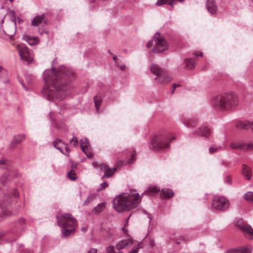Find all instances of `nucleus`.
<instances>
[{
  "instance_id": "21",
  "label": "nucleus",
  "mask_w": 253,
  "mask_h": 253,
  "mask_svg": "<svg viewBox=\"0 0 253 253\" xmlns=\"http://www.w3.org/2000/svg\"><path fill=\"white\" fill-rule=\"evenodd\" d=\"M23 39L26 41L30 45L37 44L39 42L38 38L26 35L23 36Z\"/></svg>"
},
{
  "instance_id": "32",
  "label": "nucleus",
  "mask_w": 253,
  "mask_h": 253,
  "mask_svg": "<svg viewBox=\"0 0 253 253\" xmlns=\"http://www.w3.org/2000/svg\"><path fill=\"white\" fill-rule=\"evenodd\" d=\"M94 102L96 111L99 113V106L101 105L102 101L100 97L95 96L94 97Z\"/></svg>"
},
{
  "instance_id": "6",
  "label": "nucleus",
  "mask_w": 253,
  "mask_h": 253,
  "mask_svg": "<svg viewBox=\"0 0 253 253\" xmlns=\"http://www.w3.org/2000/svg\"><path fill=\"white\" fill-rule=\"evenodd\" d=\"M18 196V192L16 189L13 190L11 195L8 194L4 196L2 203L0 204V217L4 218L11 214V212L5 206L11 203L12 197L17 198Z\"/></svg>"
},
{
  "instance_id": "1",
  "label": "nucleus",
  "mask_w": 253,
  "mask_h": 253,
  "mask_svg": "<svg viewBox=\"0 0 253 253\" xmlns=\"http://www.w3.org/2000/svg\"><path fill=\"white\" fill-rule=\"evenodd\" d=\"M54 59L52 62L51 69L45 70L43 73L45 82L42 90V96L49 101L55 99L62 100L69 94L71 89L68 82L74 76L73 71L64 66H60L55 69L53 67Z\"/></svg>"
},
{
  "instance_id": "53",
  "label": "nucleus",
  "mask_w": 253,
  "mask_h": 253,
  "mask_svg": "<svg viewBox=\"0 0 253 253\" xmlns=\"http://www.w3.org/2000/svg\"><path fill=\"white\" fill-rule=\"evenodd\" d=\"M203 53L202 52H200V54H198L197 52H194V55L195 56H203Z\"/></svg>"
},
{
  "instance_id": "42",
  "label": "nucleus",
  "mask_w": 253,
  "mask_h": 253,
  "mask_svg": "<svg viewBox=\"0 0 253 253\" xmlns=\"http://www.w3.org/2000/svg\"><path fill=\"white\" fill-rule=\"evenodd\" d=\"M70 143H73V145L74 146H77L78 144V140L77 138L76 137H75V136H73L72 139H71L70 140Z\"/></svg>"
},
{
  "instance_id": "47",
  "label": "nucleus",
  "mask_w": 253,
  "mask_h": 253,
  "mask_svg": "<svg viewBox=\"0 0 253 253\" xmlns=\"http://www.w3.org/2000/svg\"><path fill=\"white\" fill-rule=\"evenodd\" d=\"M87 253H97V250L95 248H90Z\"/></svg>"
},
{
  "instance_id": "35",
  "label": "nucleus",
  "mask_w": 253,
  "mask_h": 253,
  "mask_svg": "<svg viewBox=\"0 0 253 253\" xmlns=\"http://www.w3.org/2000/svg\"><path fill=\"white\" fill-rule=\"evenodd\" d=\"M10 165V162L8 160L3 159L0 160V169H7Z\"/></svg>"
},
{
  "instance_id": "64",
  "label": "nucleus",
  "mask_w": 253,
  "mask_h": 253,
  "mask_svg": "<svg viewBox=\"0 0 253 253\" xmlns=\"http://www.w3.org/2000/svg\"><path fill=\"white\" fill-rule=\"evenodd\" d=\"M118 253H122V252H119Z\"/></svg>"
},
{
  "instance_id": "10",
  "label": "nucleus",
  "mask_w": 253,
  "mask_h": 253,
  "mask_svg": "<svg viewBox=\"0 0 253 253\" xmlns=\"http://www.w3.org/2000/svg\"><path fill=\"white\" fill-rule=\"evenodd\" d=\"M236 225L243 231L247 238L250 239H253V229L250 225L243 224H240L239 221L237 222Z\"/></svg>"
},
{
  "instance_id": "26",
  "label": "nucleus",
  "mask_w": 253,
  "mask_h": 253,
  "mask_svg": "<svg viewBox=\"0 0 253 253\" xmlns=\"http://www.w3.org/2000/svg\"><path fill=\"white\" fill-rule=\"evenodd\" d=\"M198 121L196 119H191L189 120H183V124L187 127H194L196 126Z\"/></svg>"
},
{
  "instance_id": "39",
  "label": "nucleus",
  "mask_w": 253,
  "mask_h": 253,
  "mask_svg": "<svg viewBox=\"0 0 253 253\" xmlns=\"http://www.w3.org/2000/svg\"><path fill=\"white\" fill-rule=\"evenodd\" d=\"M68 176L69 178L72 180H75L76 179V173L73 170H71L68 172Z\"/></svg>"
},
{
  "instance_id": "61",
  "label": "nucleus",
  "mask_w": 253,
  "mask_h": 253,
  "mask_svg": "<svg viewBox=\"0 0 253 253\" xmlns=\"http://www.w3.org/2000/svg\"><path fill=\"white\" fill-rule=\"evenodd\" d=\"M251 0V1L252 3H253V0Z\"/></svg>"
},
{
  "instance_id": "28",
  "label": "nucleus",
  "mask_w": 253,
  "mask_h": 253,
  "mask_svg": "<svg viewBox=\"0 0 253 253\" xmlns=\"http://www.w3.org/2000/svg\"><path fill=\"white\" fill-rule=\"evenodd\" d=\"M67 227H63L62 230V235L64 237H67L68 236L73 234L75 231V228L70 227V229H67Z\"/></svg>"
},
{
  "instance_id": "59",
  "label": "nucleus",
  "mask_w": 253,
  "mask_h": 253,
  "mask_svg": "<svg viewBox=\"0 0 253 253\" xmlns=\"http://www.w3.org/2000/svg\"><path fill=\"white\" fill-rule=\"evenodd\" d=\"M21 84L22 85L23 87L25 89H27V88H26L25 85L23 84V83H21Z\"/></svg>"
},
{
  "instance_id": "33",
  "label": "nucleus",
  "mask_w": 253,
  "mask_h": 253,
  "mask_svg": "<svg viewBox=\"0 0 253 253\" xmlns=\"http://www.w3.org/2000/svg\"><path fill=\"white\" fill-rule=\"evenodd\" d=\"M9 180L8 175L4 174L0 177V186L1 185L4 186L6 183V182Z\"/></svg>"
},
{
  "instance_id": "29",
  "label": "nucleus",
  "mask_w": 253,
  "mask_h": 253,
  "mask_svg": "<svg viewBox=\"0 0 253 253\" xmlns=\"http://www.w3.org/2000/svg\"><path fill=\"white\" fill-rule=\"evenodd\" d=\"M186 67L188 69H192L195 66V62L192 58H186L185 59Z\"/></svg>"
},
{
  "instance_id": "27",
  "label": "nucleus",
  "mask_w": 253,
  "mask_h": 253,
  "mask_svg": "<svg viewBox=\"0 0 253 253\" xmlns=\"http://www.w3.org/2000/svg\"><path fill=\"white\" fill-rule=\"evenodd\" d=\"M105 203H100L92 210V212L95 214L100 213L105 210Z\"/></svg>"
},
{
  "instance_id": "45",
  "label": "nucleus",
  "mask_w": 253,
  "mask_h": 253,
  "mask_svg": "<svg viewBox=\"0 0 253 253\" xmlns=\"http://www.w3.org/2000/svg\"><path fill=\"white\" fill-rule=\"evenodd\" d=\"M108 186V184L106 182H103L100 185V188L99 189V190H102L104 189L105 188H106Z\"/></svg>"
},
{
  "instance_id": "8",
  "label": "nucleus",
  "mask_w": 253,
  "mask_h": 253,
  "mask_svg": "<svg viewBox=\"0 0 253 253\" xmlns=\"http://www.w3.org/2000/svg\"><path fill=\"white\" fill-rule=\"evenodd\" d=\"M17 50L21 60L26 62L28 64H30L32 62L33 59V54L31 51L24 44L18 45L17 46Z\"/></svg>"
},
{
  "instance_id": "16",
  "label": "nucleus",
  "mask_w": 253,
  "mask_h": 253,
  "mask_svg": "<svg viewBox=\"0 0 253 253\" xmlns=\"http://www.w3.org/2000/svg\"><path fill=\"white\" fill-rule=\"evenodd\" d=\"M236 126L239 129L248 130L249 128H251L253 132V120L252 122L248 121L238 122Z\"/></svg>"
},
{
  "instance_id": "13",
  "label": "nucleus",
  "mask_w": 253,
  "mask_h": 253,
  "mask_svg": "<svg viewBox=\"0 0 253 253\" xmlns=\"http://www.w3.org/2000/svg\"><path fill=\"white\" fill-rule=\"evenodd\" d=\"M155 80L158 81V83L161 84H168L172 80L171 78L166 71L159 77H156Z\"/></svg>"
},
{
  "instance_id": "52",
  "label": "nucleus",
  "mask_w": 253,
  "mask_h": 253,
  "mask_svg": "<svg viewBox=\"0 0 253 253\" xmlns=\"http://www.w3.org/2000/svg\"><path fill=\"white\" fill-rule=\"evenodd\" d=\"M88 158H91L92 156V154L90 152H87L86 151V153H85Z\"/></svg>"
},
{
  "instance_id": "31",
  "label": "nucleus",
  "mask_w": 253,
  "mask_h": 253,
  "mask_svg": "<svg viewBox=\"0 0 253 253\" xmlns=\"http://www.w3.org/2000/svg\"><path fill=\"white\" fill-rule=\"evenodd\" d=\"M225 149L223 146H211L209 148V153L210 154H213L219 151H223Z\"/></svg>"
},
{
  "instance_id": "63",
  "label": "nucleus",
  "mask_w": 253,
  "mask_h": 253,
  "mask_svg": "<svg viewBox=\"0 0 253 253\" xmlns=\"http://www.w3.org/2000/svg\"><path fill=\"white\" fill-rule=\"evenodd\" d=\"M148 218L151 219V218L150 217L149 215L148 216Z\"/></svg>"
},
{
  "instance_id": "55",
  "label": "nucleus",
  "mask_w": 253,
  "mask_h": 253,
  "mask_svg": "<svg viewBox=\"0 0 253 253\" xmlns=\"http://www.w3.org/2000/svg\"><path fill=\"white\" fill-rule=\"evenodd\" d=\"M129 218H130V216H128V217L126 219V223H125V226H128V220H129Z\"/></svg>"
},
{
  "instance_id": "2",
  "label": "nucleus",
  "mask_w": 253,
  "mask_h": 253,
  "mask_svg": "<svg viewBox=\"0 0 253 253\" xmlns=\"http://www.w3.org/2000/svg\"><path fill=\"white\" fill-rule=\"evenodd\" d=\"M141 202L138 193H123L118 195L113 201L114 209L118 212L128 211L137 206Z\"/></svg>"
},
{
  "instance_id": "57",
  "label": "nucleus",
  "mask_w": 253,
  "mask_h": 253,
  "mask_svg": "<svg viewBox=\"0 0 253 253\" xmlns=\"http://www.w3.org/2000/svg\"><path fill=\"white\" fill-rule=\"evenodd\" d=\"M113 59L115 61L116 63V62H118L117 60L116 56H113Z\"/></svg>"
},
{
  "instance_id": "38",
  "label": "nucleus",
  "mask_w": 253,
  "mask_h": 253,
  "mask_svg": "<svg viewBox=\"0 0 253 253\" xmlns=\"http://www.w3.org/2000/svg\"><path fill=\"white\" fill-rule=\"evenodd\" d=\"M148 190L150 193V194L157 193L159 192L160 190V188H158L157 187H155V186L150 187H149Z\"/></svg>"
},
{
  "instance_id": "62",
  "label": "nucleus",
  "mask_w": 253,
  "mask_h": 253,
  "mask_svg": "<svg viewBox=\"0 0 253 253\" xmlns=\"http://www.w3.org/2000/svg\"><path fill=\"white\" fill-rule=\"evenodd\" d=\"M1 235H0V240L1 239Z\"/></svg>"
},
{
  "instance_id": "4",
  "label": "nucleus",
  "mask_w": 253,
  "mask_h": 253,
  "mask_svg": "<svg viewBox=\"0 0 253 253\" xmlns=\"http://www.w3.org/2000/svg\"><path fill=\"white\" fill-rule=\"evenodd\" d=\"M175 137L169 133L165 132L155 135L151 140V145L155 150H160L164 148H168L169 143Z\"/></svg>"
},
{
  "instance_id": "46",
  "label": "nucleus",
  "mask_w": 253,
  "mask_h": 253,
  "mask_svg": "<svg viewBox=\"0 0 253 253\" xmlns=\"http://www.w3.org/2000/svg\"><path fill=\"white\" fill-rule=\"evenodd\" d=\"M135 156H136V154L135 153L132 154L131 155V157L130 158V159L128 160L129 163H132L134 162Z\"/></svg>"
},
{
  "instance_id": "22",
  "label": "nucleus",
  "mask_w": 253,
  "mask_h": 253,
  "mask_svg": "<svg viewBox=\"0 0 253 253\" xmlns=\"http://www.w3.org/2000/svg\"><path fill=\"white\" fill-rule=\"evenodd\" d=\"M100 169H105L104 174L103 176L102 177V178H109L111 177L116 170V168L111 169H107L105 166H101Z\"/></svg>"
},
{
  "instance_id": "49",
  "label": "nucleus",
  "mask_w": 253,
  "mask_h": 253,
  "mask_svg": "<svg viewBox=\"0 0 253 253\" xmlns=\"http://www.w3.org/2000/svg\"><path fill=\"white\" fill-rule=\"evenodd\" d=\"M63 146H64V147H65L66 152L67 153H68L70 151V149H69V147H68L67 144H65V145H63ZM66 155H67V156H69V154H66Z\"/></svg>"
},
{
  "instance_id": "30",
  "label": "nucleus",
  "mask_w": 253,
  "mask_h": 253,
  "mask_svg": "<svg viewBox=\"0 0 253 253\" xmlns=\"http://www.w3.org/2000/svg\"><path fill=\"white\" fill-rule=\"evenodd\" d=\"M89 145V141L86 138L81 140V147L84 153H86V150L87 149Z\"/></svg>"
},
{
  "instance_id": "50",
  "label": "nucleus",
  "mask_w": 253,
  "mask_h": 253,
  "mask_svg": "<svg viewBox=\"0 0 253 253\" xmlns=\"http://www.w3.org/2000/svg\"><path fill=\"white\" fill-rule=\"evenodd\" d=\"M18 222L19 224L22 225L23 224H24L25 223V220L23 218H21L18 220Z\"/></svg>"
},
{
  "instance_id": "23",
  "label": "nucleus",
  "mask_w": 253,
  "mask_h": 253,
  "mask_svg": "<svg viewBox=\"0 0 253 253\" xmlns=\"http://www.w3.org/2000/svg\"><path fill=\"white\" fill-rule=\"evenodd\" d=\"M184 0H158L156 4L158 6H161L163 4H167L172 6L176 1L182 2Z\"/></svg>"
},
{
  "instance_id": "20",
  "label": "nucleus",
  "mask_w": 253,
  "mask_h": 253,
  "mask_svg": "<svg viewBox=\"0 0 253 253\" xmlns=\"http://www.w3.org/2000/svg\"><path fill=\"white\" fill-rule=\"evenodd\" d=\"M25 139V135L24 134H19L15 136L13 138V141L10 144L11 148H13L17 144L20 143Z\"/></svg>"
},
{
  "instance_id": "51",
  "label": "nucleus",
  "mask_w": 253,
  "mask_h": 253,
  "mask_svg": "<svg viewBox=\"0 0 253 253\" xmlns=\"http://www.w3.org/2000/svg\"><path fill=\"white\" fill-rule=\"evenodd\" d=\"M179 86V85H178V84H172V87H173V90H172V91H171V93H173V92H174V89H175V88L177 86Z\"/></svg>"
},
{
  "instance_id": "34",
  "label": "nucleus",
  "mask_w": 253,
  "mask_h": 253,
  "mask_svg": "<svg viewBox=\"0 0 253 253\" xmlns=\"http://www.w3.org/2000/svg\"><path fill=\"white\" fill-rule=\"evenodd\" d=\"M231 148L235 149H244V144L231 143L230 145Z\"/></svg>"
},
{
  "instance_id": "15",
  "label": "nucleus",
  "mask_w": 253,
  "mask_h": 253,
  "mask_svg": "<svg viewBox=\"0 0 253 253\" xmlns=\"http://www.w3.org/2000/svg\"><path fill=\"white\" fill-rule=\"evenodd\" d=\"M206 7L211 15H214L217 11V6L214 0H207Z\"/></svg>"
},
{
  "instance_id": "58",
  "label": "nucleus",
  "mask_w": 253,
  "mask_h": 253,
  "mask_svg": "<svg viewBox=\"0 0 253 253\" xmlns=\"http://www.w3.org/2000/svg\"><path fill=\"white\" fill-rule=\"evenodd\" d=\"M3 70V68L2 66H0V72H1Z\"/></svg>"
},
{
  "instance_id": "17",
  "label": "nucleus",
  "mask_w": 253,
  "mask_h": 253,
  "mask_svg": "<svg viewBox=\"0 0 253 253\" xmlns=\"http://www.w3.org/2000/svg\"><path fill=\"white\" fill-rule=\"evenodd\" d=\"M252 251L251 246L241 247L238 249H231L227 252L226 253H251Z\"/></svg>"
},
{
  "instance_id": "54",
  "label": "nucleus",
  "mask_w": 253,
  "mask_h": 253,
  "mask_svg": "<svg viewBox=\"0 0 253 253\" xmlns=\"http://www.w3.org/2000/svg\"><path fill=\"white\" fill-rule=\"evenodd\" d=\"M122 230H123V232H124V233H126L128 232V230L125 227H123L122 228Z\"/></svg>"
},
{
  "instance_id": "5",
  "label": "nucleus",
  "mask_w": 253,
  "mask_h": 253,
  "mask_svg": "<svg viewBox=\"0 0 253 253\" xmlns=\"http://www.w3.org/2000/svg\"><path fill=\"white\" fill-rule=\"evenodd\" d=\"M146 46L147 47L153 46L152 51L156 53L162 52L168 48L167 41L159 32L155 34L153 38L147 42Z\"/></svg>"
},
{
  "instance_id": "25",
  "label": "nucleus",
  "mask_w": 253,
  "mask_h": 253,
  "mask_svg": "<svg viewBox=\"0 0 253 253\" xmlns=\"http://www.w3.org/2000/svg\"><path fill=\"white\" fill-rule=\"evenodd\" d=\"M161 194L164 198H169L173 196L174 192L171 189L164 188L162 190Z\"/></svg>"
},
{
  "instance_id": "41",
  "label": "nucleus",
  "mask_w": 253,
  "mask_h": 253,
  "mask_svg": "<svg viewBox=\"0 0 253 253\" xmlns=\"http://www.w3.org/2000/svg\"><path fill=\"white\" fill-rule=\"evenodd\" d=\"M139 249H140V246H139V245L138 244L137 246L134 247L128 253H138Z\"/></svg>"
},
{
  "instance_id": "19",
  "label": "nucleus",
  "mask_w": 253,
  "mask_h": 253,
  "mask_svg": "<svg viewBox=\"0 0 253 253\" xmlns=\"http://www.w3.org/2000/svg\"><path fill=\"white\" fill-rule=\"evenodd\" d=\"M242 174L247 180H250L252 177V172L250 168L247 165L243 164L242 166Z\"/></svg>"
},
{
  "instance_id": "11",
  "label": "nucleus",
  "mask_w": 253,
  "mask_h": 253,
  "mask_svg": "<svg viewBox=\"0 0 253 253\" xmlns=\"http://www.w3.org/2000/svg\"><path fill=\"white\" fill-rule=\"evenodd\" d=\"M133 243L134 240L132 238L123 239L118 242L115 247L117 250H120L130 247Z\"/></svg>"
},
{
  "instance_id": "37",
  "label": "nucleus",
  "mask_w": 253,
  "mask_h": 253,
  "mask_svg": "<svg viewBox=\"0 0 253 253\" xmlns=\"http://www.w3.org/2000/svg\"><path fill=\"white\" fill-rule=\"evenodd\" d=\"M95 194H90L89 195L86 199L85 200L83 204V206L86 205L89 203H90L91 202H92L94 199H95Z\"/></svg>"
},
{
  "instance_id": "40",
  "label": "nucleus",
  "mask_w": 253,
  "mask_h": 253,
  "mask_svg": "<svg viewBox=\"0 0 253 253\" xmlns=\"http://www.w3.org/2000/svg\"><path fill=\"white\" fill-rule=\"evenodd\" d=\"M244 149H243L244 150H253V144H252V143L244 144Z\"/></svg>"
},
{
  "instance_id": "56",
  "label": "nucleus",
  "mask_w": 253,
  "mask_h": 253,
  "mask_svg": "<svg viewBox=\"0 0 253 253\" xmlns=\"http://www.w3.org/2000/svg\"><path fill=\"white\" fill-rule=\"evenodd\" d=\"M81 230L83 232H85L87 230V227H84L82 228Z\"/></svg>"
},
{
  "instance_id": "9",
  "label": "nucleus",
  "mask_w": 253,
  "mask_h": 253,
  "mask_svg": "<svg viewBox=\"0 0 253 253\" xmlns=\"http://www.w3.org/2000/svg\"><path fill=\"white\" fill-rule=\"evenodd\" d=\"M229 201L223 197L215 196L212 201V206L218 211H224L229 207Z\"/></svg>"
},
{
  "instance_id": "7",
  "label": "nucleus",
  "mask_w": 253,
  "mask_h": 253,
  "mask_svg": "<svg viewBox=\"0 0 253 253\" xmlns=\"http://www.w3.org/2000/svg\"><path fill=\"white\" fill-rule=\"evenodd\" d=\"M57 223L59 226L62 227H74L77 225L76 220L71 214L64 213L61 216H56Z\"/></svg>"
},
{
  "instance_id": "14",
  "label": "nucleus",
  "mask_w": 253,
  "mask_h": 253,
  "mask_svg": "<svg viewBox=\"0 0 253 253\" xmlns=\"http://www.w3.org/2000/svg\"><path fill=\"white\" fill-rule=\"evenodd\" d=\"M193 134L208 137L211 134V130L207 126H201L199 128L198 130L193 132Z\"/></svg>"
},
{
  "instance_id": "44",
  "label": "nucleus",
  "mask_w": 253,
  "mask_h": 253,
  "mask_svg": "<svg viewBox=\"0 0 253 253\" xmlns=\"http://www.w3.org/2000/svg\"><path fill=\"white\" fill-rule=\"evenodd\" d=\"M116 65L120 68L122 71H125L126 69V65L124 64H120L118 62H116Z\"/></svg>"
},
{
  "instance_id": "36",
  "label": "nucleus",
  "mask_w": 253,
  "mask_h": 253,
  "mask_svg": "<svg viewBox=\"0 0 253 253\" xmlns=\"http://www.w3.org/2000/svg\"><path fill=\"white\" fill-rule=\"evenodd\" d=\"M244 198L250 202L253 203V192H248L244 196Z\"/></svg>"
},
{
  "instance_id": "3",
  "label": "nucleus",
  "mask_w": 253,
  "mask_h": 253,
  "mask_svg": "<svg viewBox=\"0 0 253 253\" xmlns=\"http://www.w3.org/2000/svg\"><path fill=\"white\" fill-rule=\"evenodd\" d=\"M212 106L217 110L226 111L234 109L238 104V98L234 93L216 96L211 100Z\"/></svg>"
},
{
  "instance_id": "12",
  "label": "nucleus",
  "mask_w": 253,
  "mask_h": 253,
  "mask_svg": "<svg viewBox=\"0 0 253 253\" xmlns=\"http://www.w3.org/2000/svg\"><path fill=\"white\" fill-rule=\"evenodd\" d=\"M46 24L47 19L45 18L44 14L35 16L31 21V25L34 27L38 26L41 24L43 25Z\"/></svg>"
},
{
  "instance_id": "43",
  "label": "nucleus",
  "mask_w": 253,
  "mask_h": 253,
  "mask_svg": "<svg viewBox=\"0 0 253 253\" xmlns=\"http://www.w3.org/2000/svg\"><path fill=\"white\" fill-rule=\"evenodd\" d=\"M221 165L225 167V168H229L231 167L230 164L229 162L225 161V160H222L221 161Z\"/></svg>"
},
{
  "instance_id": "18",
  "label": "nucleus",
  "mask_w": 253,
  "mask_h": 253,
  "mask_svg": "<svg viewBox=\"0 0 253 253\" xmlns=\"http://www.w3.org/2000/svg\"><path fill=\"white\" fill-rule=\"evenodd\" d=\"M150 69L151 72L155 75L156 77H159L165 71V70L160 68L159 66L154 63L151 64Z\"/></svg>"
},
{
  "instance_id": "24",
  "label": "nucleus",
  "mask_w": 253,
  "mask_h": 253,
  "mask_svg": "<svg viewBox=\"0 0 253 253\" xmlns=\"http://www.w3.org/2000/svg\"><path fill=\"white\" fill-rule=\"evenodd\" d=\"M53 146L59 150L64 155H66V153H64L63 151L62 147H64L63 145H65V143L63 142L61 139H57L53 141Z\"/></svg>"
},
{
  "instance_id": "60",
  "label": "nucleus",
  "mask_w": 253,
  "mask_h": 253,
  "mask_svg": "<svg viewBox=\"0 0 253 253\" xmlns=\"http://www.w3.org/2000/svg\"><path fill=\"white\" fill-rule=\"evenodd\" d=\"M56 112H57V111H55ZM58 113H61V111L58 112Z\"/></svg>"
},
{
  "instance_id": "48",
  "label": "nucleus",
  "mask_w": 253,
  "mask_h": 253,
  "mask_svg": "<svg viewBox=\"0 0 253 253\" xmlns=\"http://www.w3.org/2000/svg\"><path fill=\"white\" fill-rule=\"evenodd\" d=\"M225 182L229 184H231V179L230 176H227L225 179Z\"/></svg>"
}]
</instances>
